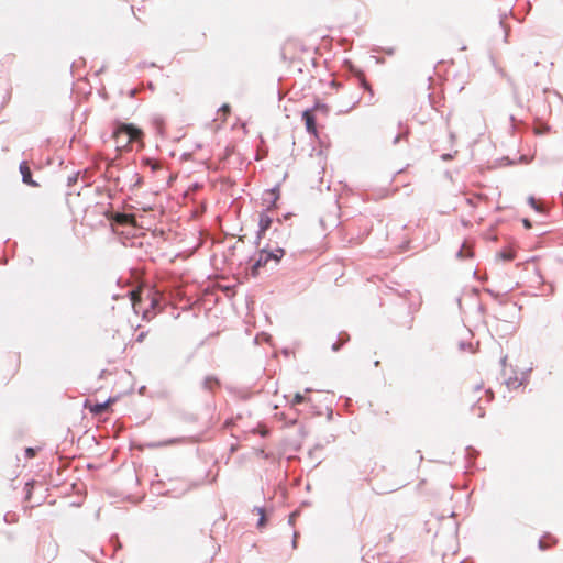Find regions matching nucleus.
Returning <instances> with one entry per match:
<instances>
[{"label": "nucleus", "instance_id": "obj_20", "mask_svg": "<svg viewBox=\"0 0 563 563\" xmlns=\"http://www.w3.org/2000/svg\"><path fill=\"white\" fill-rule=\"evenodd\" d=\"M529 203H530L534 209L539 210V207H538V205H537V201H536V199H534L533 197H530V198H529Z\"/></svg>", "mask_w": 563, "mask_h": 563}, {"label": "nucleus", "instance_id": "obj_4", "mask_svg": "<svg viewBox=\"0 0 563 563\" xmlns=\"http://www.w3.org/2000/svg\"><path fill=\"white\" fill-rule=\"evenodd\" d=\"M143 292H144L143 287H137L136 289H134L130 292V299L132 302V307L136 314L142 313L144 319H151L152 316H150V309L142 307V302L144 299Z\"/></svg>", "mask_w": 563, "mask_h": 563}, {"label": "nucleus", "instance_id": "obj_27", "mask_svg": "<svg viewBox=\"0 0 563 563\" xmlns=\"http://www.w3.org/2000/svg\"><path fill=\"white\" fill-rule=\"evenodd\" d=\"M356 103H358V98L353 100V106H355Z\"/></svg>", "mask_w": 563, "mask_h": 563}, {"label": "nucleus", "instance_id": "obj_11", "mask_svg": "<svg viewBox=\"0 0 563 563\" xmlns=\"http://www.w3.org/2000/svg\"><path fill=\"white\" fill-rule=\"evenodd\" d=\"M269 258H271V254H269V253L261 252V253H260V257H258V260H257V261L254 263V265L252 266V274H253V275H256V274H257V269H258L262 265H265Z\"/></svg>", "mask_w": 563, "mask_h": 563}, {"label": "nucleus", "instance_id": "obj_16", "mask_svg": "<svg viewBox=\"0 0 563 563\" xmlns=\"http://www.w3.org/2000/svg\"><path fill=\"white\" fill-rule=\"evenodd\" d=\"M146 299L150 300V308L155 309L158 305V297L156 294H153L150 289H147Z\"/></svg>", "mask_w": 563, "mask_h": 563}, {"label": "nucleus", "instance_id": "obj_2", "mask_svg": "<svg viewBox=\"0 0 563 563\" xmlns=\"http://www.w3.org/2000/svg\"><path fill=\"white\" fill-rule=\"evenodd\" d=\"M309 51L299 40L289 38L282 46V56L289 65L300 67Z\"/></svg>", "mask_w": 563, "mask_h": 563}, {"label": "nucleus", "instance_id": "obj_5", "mask_svg": "<svg viewBox=\"0 0 563 563\" xmlns=\"http://www.w3.org/2000/svg\"><path fill=\"white\" fill-rule=\"evenodd\" d=\"M113 12L119 15H133L135 16L133 5L130 3L129 0H115L113 3Z\"/></svg>", "mask_w": 563, "mask_h": 563}, {"label": "nucleus", "instance_id": "obj_19", "mask_svg": "<svg viewBox=\"0 0 563 563\" xmlns=\"http://www.w3.org/2000/svg\"><path fill=\"white\" fill-rule=\"evenodd\" d=\"M261 518L258 520V527H263L265 525V515L263 509H258Z\"/></svg>", "mask_w": 563, "mask_h": 563}, {"label": "nucleus", "instance_id": "obj_3", "mask_svg": "<svg viewBox=\"0 0 563 563\" xmlns=\"http://www.w3.org/2000/svg\"><path fill=\"white\" fill-rule=\"evenodd\" d=\"M306 405L308 407L306 413L310 416L322 415V401L312 396V389L307 388L303 393H296L290 400V406L295 408L297 405Z\"/></svg>", "mask_w": 563, "mask_h": 563}, {"label": "nucleus", "instance_id": "obj_17", "mask_svg": "<svg viewBox=\"0 0 563 563\" xmlns=\"http://www.w3.org/2000/svg\"><path fill=\"white\" fill-rule=\"evenodd\" d=\"M499 256L504 260V261H511L515 258V254L511 252V251H506V252H501L499 254Z\"/></svg>", "mask_w": 563, "mask_h": 563}, {"label": "nucleus", "instance_id": "obj_26", "mask_svg": "<svg viewBox=\"0 0 563 563\" xmlns=\"http://www.w3.org/2000/svg\"><path fill=\"white\" fill-rule=\"evenodd\" d=\"M26 452H27V454H29V455H31V456L34 454L33 449H27V450H26Z\"/></svg>", "mask_w": 563, "mask_h": 563}, {"label": "nucleus", "instance_id": "obj_10", "mask_svg": "<svg viewBox=\"0 0 563 563\" xmlns=\"http://www.w3.org/2000/svg\"><path fill=\"white\" fill-rule=\"evenodd\" d=\"M272 221V218L266 212H262L258 220L260 232L264 233L267 231L271 228Z\"/></svg>", "mask_w": 563, "mask_h": 563}, {"label": "nucleus", "instance_id": "obj_25", "mask_svg": "<svg viewBox=\"0 0 563 563\" xmlns=\"http://www.w3.org/2000/svg\"><path fill=\"white\" fill-rule=\"evenodd\" d=\"M331 86H333V87H339V86H340V84H339L338 81H335V80H332V81H331Z\"/></svg>", "mask_w": 563, "mask_h": 563}, {"label": "nucleus", "instance_id": "obj_6", "mask_svg": "<svg viewBox=\"0 0 563 563\" xmlns=\"http://www.w3.org/2000/svg\"><path fill=\"white\" fill-rule=\"evenodd\" d=\"M113 402V399H108L107 401L104 402H100V404H91L89 400H86L85 402V408L88 409L91 413L93 415H101L102 412H104L109 406Z\"/></svg>", "mask_w": 563, "mask_h": 563}, {"label": "nucleus", "instance_id": "obj_9", "mask_svg": "<svg viewBox=\"0 0 563 563\" xmlns=\"http://www.w3.org/2000/svg\"><path fill=\"white\" fill-rule=\"evenodd\" d=\"M20 173L22 175V179H23L24 184L32 186V187L38 186V184L36 181H34L32 178L31 169H30L27 162H22L20 164Z\"/></svg>", "mask_w": 563, "mask_h": 563}, {"label": "nucleus", "instance_id": "obj_18", "mask_svg": "<svg viewBox=\"0 0 563 563\" xmlns=\"http://www.w3.org/2000/svg\"><path fill=\"white\" fill-rule=\"evenodd\" d=\"M219 111L223 114V117H224V119H225V118H227V115L230 113V106H229V104H223V106L220 108V110H219Z\"/></svg>", "mask_w": 563, "mask_h": 563}, {"label": "nucleus", "instance_id": "obj_23", "mask_svg": "<svg viewBox=\"0 0 563 563\" xmlns=\"http://www.w3.org/2000/svg\"><path fill=\"white\" fill-rule=\"evenodd\" d=\"M485 394L488 396V400H490L492 397H493L492 391L490 390H485Z\"/></svg>", "mask_w": 563, "mask_h": 563}, {"label": "nucleus", "instance_id": "obj_12", "mask_svg": "<svg viewBox=\"0 0 563 563\" xmlns=\"http://www.w3.org/2000/svg\"><path fill=\"white\" fill-rule=\"evenodd\" d=\"M355 75H356V77L358 78L360 85H361V86H362L366 91H368V93H369L371 96H373V93H374V92H373V88H372L371 84L366 80V77H365L364 73H363V71H361V70H357V71L355 73Z\"/></svg>", "mask_w": 563, "mask_h": 563}, {"label": "nucleus", "instance_id": "obj_21", "mask_svg": "<svg viewBox=\"0 0 563 563\" xmlns=\"http://www.w3.org/2000/svg\"><path fill=\"white\" fill-rule=\"evenodd\" d=\"M503 366H504L503 374H504V376L506 377V376H507L506 358H504V360H503Z\"/></svg>", "mask_w": 563, "mask_h": 563}, {"label": "nucleus", "instance_id": "obj_24", "mask_svg": "<svg viewBox=\"0 0 563 563\" xmlns=\"http://www.w3.org/2000/svg\"><path fill=\"white\" fill-rule=\"evenodd\" d=\"M26 487L30 488L31 487V484L30 483H26ZM30 489H27V495H26V498L29 499L30 498Z\"/></svg>", "mask_w": 563, "mask_h": 563}, {"label": "nucleus", "instance_id": "obj_13", "mask_svg": "<svg viewBox=\"0 0 563 563\" xmlns=\"http://www.w3.org/2000/svg\"><path fill=\"white\" fill-rule=\"evenodd\" d=\"M114 221L121 225H125L133 222V216L126 213H117Z\"/></svg>", "mask_w": 563, "mask_h": 563}, {"label": "nucleus", "instance_id": "obj_15", "mask_svg": "<svg viewBox=\"0 0 563 563\" xmlns=\"http://www.w3.org/2000/svg\"><path fill=\"white\" fill-rule=\"evenodd\" d=\"M505 383L509 389H516L521 385V380L518 377H506Z\"/></svg>", "mask_w": 563, "mask_h": 563}, {"label": "nucleus", "instance_id": "obj_7", "mask_svg": "<svg viewBox=\"0 0 563 563\" xmlns=\"http://www.w3.org/2000/svg\"><path fill=\"white\" fill-rule=\"evenodd\" d=\"M279 199V190L277 188L267 190L264 194L263 201L266 205V210H271L276 207V202Z\"/></svg>", "mask_w": 563, "mask_h": 563}, {"label": "nucleus", "instance_id": "obj_8", "mask_svg": "<svg viewBox=\"0 0 563 563\" xmlns=\"http://www.w3.org/2000/svg\"><path fill=\"white\" fill-rule=\"evenodd\" d=\"M302 119L305 121L306 129L309 133L317 136V125H316V118L313 115V112L311 110H306L302 113Z\"/></svg>", "mask_w": 563, "mask_h": 563}, {"label": "nucleus", "instance_id": "obj_1", "mask_svg": "<svg viewBox=\"0 0 563 563\" xmlns=\"http://www.w3.org/2000/svg\"><path fill=\"white\" fill-rule=\"evenodd\" d=\"M144 133L133 124H119L113 131L112 137L115 143L117 151L128 150L133 142L143 139Z\"/></svg>", "mask_w": 563, "mask_h": 563}, {"label": "nucleus", "instance_id": "obj_14", "mask_svg": "<svg viewBox=\"0 0 563 563\" xmlns=\"http://www.w3.org/2000/svg\"><path fill=\"white\" fill-rule=\"evenodd\" d=\"M555 543H556V540L554 538H552L551 536H545L542 539H540L539 547H540V549L545 550Z\"/></svg>", "mask_w": 563, "mask_h": 563}, {"label": "nucleus", "instance_id": "obj_22", "mask_svg": "<svg viewBox=\"0 0 563 563\" xmlns=\"http://www.w3.org/2000/svg\"><path fill=\"white\" fill-rule=\"evenodd\" d=\"M523 225H525L526 228H531V223H530V221H529V220H527V219H525V220H523Z\"/></svg>", "mask_w": 563, "mask_h": 563}]
</instances>
